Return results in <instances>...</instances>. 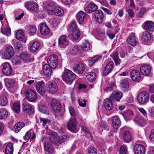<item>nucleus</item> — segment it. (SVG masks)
<instances>
[{"instance_id": "obj_1", "label": "nucleus", "mask_w": 154, "mask_h": 154, "mask_svg": "<svg viewBox=\"0 0 154 154\" xmlns=\"http://www.w3.org/2000/svg\"><path fill=\"white\" fill-rule=\"evenodd\" d=\"M62 79L67 82H71L75 79V75L71 71L66 70H65L62 75Z\"/></svg>"}, {"instance_id": "obj_2", "label": "nucleus", "mask_w": 154, "mask_h": 154, "mask_svg": "<svg viewBox=\"0 0 154 154\" xmlns=\"http://www.w3.org/2000/svg\"><path fill=\"white\" fill-rule=\"evenodd\" d=\"M25 95L27 100L30 102H34L37 97L36 92L33 90L29 88L26 90Z\"/></svg>"}, {"instance_id": "obj_3", "label": "nucleus", "mask_w": 154, "mask_h": 154, "mask_svg": "<svg viewBox=\"0 0 154 154\" xmlns=\"http://www.w3.org/2000/svg\"><path fill=\"white\" fill-rule=\"evenodd\" d=\"M149 94L148 92L143 91L140 93L137 96L138 102L141 104L146 103L148 101Z\"/></svg>"}, {"instance_id": "obj_4", "label": "nucleus", "mask_w": 154, "mask_h": 154, "mask_svg": "<svg viewBox=\"0 0 154 154\" xmlns=\"http://www.w3.org/2000/svg\"><path fill=\"white\" fill-rule=\"evenodd\" d=\"M85 65L82 62L77 61L73 67L74 71L79 74H82L85 70Z\"/></svg>"}, {"instance_id": "obj_5", "label": "nucleus", "mask_w": 154, "mask_h": 154, "mask_svg": "<svg viewBox=\"0 0 154 154\" xmlns=\"http://www.w3.org/2000/svg\"><path fill=\"white\" fill-rule=\"evenodd\" d=\"M3 74L7 76L11 75L12 73V68L9 63L5 62L1 66Z\"/></svg>"}, {"instance_id": "obj_6", "label": "nucleus", "mask_w": 154, "mask_h": 154, "mask_svg": "<svg viewBox=\"0 0 154 154\" xmlns=\"http://www.w3.org/2000/svg\"><path fill=\"white\" fill-rule=\"evenodd\" d=\"M77 124L78 122L75 118H71L67 123V128L71 131L74 132L76 131Z\"/></svg>"}, {"instance_id": "obj_7", "label": "nucleus", "mask_w": 154, "mask_h": 154, "mask_svg": "<svg viewBox=\"0 0 154 154\" xmlns=\"http://www.w3.org/2000/svg\"><path fill=\"white\" fill-rule=\"evenodd\" d=\"M47 91L50 93L54 94L57 92L58 90L57 85L53 81L48 82L46 84Z\"/></svg>"}, {"instance_id": "obj_8", "label": "nucleus", "mask_w": 154, "mask_h": 154, "mask_svg": "<svg viewBox=\"0 0 154 154\" xmlns=\"http://www.w3.org/2000/svg\"><path fill=\"white\" fill-rule=\"evenodd\" d=\"M48 139L46 137H44L42 139V142L44 143V148L47 154H51L53 153L54 149L52 145L47 143Z\"/></svg>"}, {"instance_id": "obj_9", "label": "nucleus", "mask_w": 154, "mask_h": 154, "mask_svg": "<svg viewBox=\"0 0 154 154\" xmlns=\"http://www.w3.org/2000/svg\"><path fill=\"white\" fill-rule=\"evenodd\" d=\"M25 7L27 9H29L37 12L38 10V6L35 2L33 1L26 2L25 3Z\"/></svg>"}, {"instance_id": "obj_10", "label": "nucleus", "mask_w": 154, "mask_h": 154, "mask_svg": "<svg viewBox=\"0 0 154 154\" xmlns=\"http://www.w3.org/2000/svg\"><path fill=\"white\" fill-rule=\"evenodd\" d=\"M47 133L48 135H50L49 139L51 142L56 144L58 143H61V142L60 141V140L56 132L50 131L49 132L48 131Z\"/></svg>"}, {"instance_id": "obj_11", "label": "nucleus", "mask_w": 154, "mask_h": 154, "mask_svg": "<svg viewBox=\"0 0 154 154\" xmlns=\"http://www.w3.org/2000/svg\"><path fill=\"white\" fill-rule=\"evenodd\" d=\"M114 66V64L113 62H109L102 70V75L104 76H107L113 70Z\"/></svg>"}, {"instance_id": "obj_12", "label": "nucleus", "mask_w": 154, "mask_h": 154, "mask_svg": "<svg viewBox=\"0 0 154 154\" xmlns=\"http://www.w3.org/2000/svg\"><path fill=\"white\" fill-rule=\"evenodd\" d=\"M69 44V41L66 36L64 35L61 36L58 38L59 46L62 48H65Z\"/></svg>"}, {"instance_id": "obj_13", "label": "nucleus", "mask_w": 154, "mask_h": 154, "mask_svg": "<svg viewBox=\"0 0 154 154\" xmlns=\"http://www.w3.org/2000/svg\"><path fill=\"white\" fill-rule=\"evenodd\" d=\"M127 43L130 45L134 46L138 44V39L135 35L134 33L130 34L129 37L127 38Z\"/></svg>"}, {"instance_id": "obj_14", "label": "nucleus", "mask_w": 154, "mask_h": 154, "mask_svg": "<svg viewBox=\"0 0 154 154\" xmlns=\"http://www.w3.org/2000/svg\"><path fill=\"white\" fill-rule=\"evenodd\" d=\"M122 97V94L120 91L115 90L113 91L110 96V99L112 100L119 101Z\"/></svg>"}, {"instance_id": "obj_15", "label": "nucleus", "mask_w": 154, "mask_h": 154, "mask_svg": "<svg viewBox=\"0 0 154 154\" xmlns=\"http://www.w3.org/2000/svg\"><path fill=\"white\" fill-rule=\"evenodd\" d=\"M36 88L38 92L41 95H43L46 92L45 84L43 82L37 83L36 85Z\"/></svg>"}, {"instance_id": "obj_16", "label": "nucleus", "mask_w": 154, "mask_h": 154, "mask_svg": "<svg viewBox=\"0 0 154 154\" xmlns=\"http://www.w3.org/2000/svg\"><path fill=\"white\" fill-rule=\"evenodd\" d=\"M51 103V106L55 111H59L61 109V104L60 102L56 99H52Z\"/></svg>"}, {"instance_id": "obj_17", "label": "nucleus", "mask_w": 154, "mask_h": 154, "mask_svg": "<svg viewBox=\"0 0 154 154\" xmlns=\"http://www.w3.org/2000/svg\"><path fill=\"white\" fill-rule=\"evenodd\" d=\"M131 77L134 81L138 82L140 80L141 74L139 71L137 70H134L130 73Z\"/></svg>"}, {"instance_id": "obj_18", "label": "nucleus", "mask_w": 154, "mask_h": 154, "mask_svg": "<svg viewBox=\"0 0 154 154\" xmlns=\"http://www.w3.org/2000/svg\"><path fill=\"white\" fill-rule=\"evenodd\" d=\"M40 30L41 34L44 35H48L50 32V29L47 24L45 23L40 24Z\"/></svg>"}, {"instance_id": "obj_19", "label": "nucleus", "mask_w": 154, "mask_h": 154, "mask_svg": "<svg viewBox=\"0 0 154 154\" xmlns=\"http://www.w3.org/2000/svg\"><path fill=\"white\" fill-rule=\"evenodd\" d=\"M143 26L144 29L147 31L152 32L154 31V23L152 21H146L144 23Z\"/></svg>"}, {"instance_id": "obj_20", "label": "nucleus", "mask_w": 154, "mask_h": 154, "mask_svg": "<svg viewBox=\"0 0 154 154\" xmlns=\"http://www.w3.org/2000/svg\"><path fill=\"white\" fill-rule=\"evenodd\" d=\"M151 67L149 65H143L140 67V70L142 74L144 75H149L150 73Z\"/></svg>"}, {"instance_id": "obj_21", "label": "nucleus", "mask_w": 154, "mask_h": 154, "mask_svg": "<svg viewBox=\"0 0 154 154\" xmlns=\"http://www.w3.org/2000/svg\"><path fill=\"white\" fill-rule=\"evenodd\" d=\"M112 121L113 126L115 129H118L121 125V121L118 116H113L112 119Z\"/></svg>"}, {"instance_id": "obj_22", "label": "nucleus", "mask_w": 154, "mask_h": 154, "mask_svg": "<svg viewBox=\"0 0 154 154\" xmlns=\"http://www.w3.org/2000/svg\"><path fill=\"white\" fill-rule=\"evenodd\" d=\"M97 9L98 7L97 5L92 2L85 8V11L86 13H91L97 11Z\"/></svg>"}, {"instance_id": "obj_23", "label": "nucleus", "mask_w": 154, "mask_h": 154, "mask_svg": "<svg viewBox=\"0 0 154 154\" xmlns=\"http://www.w3.org/2000/svg\"><path fill=\"white\" fill-rule=\"evenodd\" d=\"M57 5L55 2L53 1H50L46 5V10L48 14H51L53 13Z\"/></svg>"}, {"instance_id": "obj_24", "label": "nucleus", "mask_w": 154, "mask_h": 154, "mask_svg": "<svg viewBox=\"0 0 154 154\" xmlns=\"http://www.w3.org/2000/svg\"><path fill=\"white\" fill-rule=\"evenodd\" d=\"M14 55V52L13 47L11 46H8L4 54L5 58H11Z\"/></svg>"}, {"instance_id": "obj_25", "label": "nucleus", "mask_w": 154, "mask_h": 154, "mask_svg": "<svg viewBox=\"0 0 154 154\" xmlns=\"http://www.w3.org/2000/svg\"><path fill=\"white\" fill-rule=\"evenodd\" d=\"M23 111L25 113L29 114L33 113L34 110L33 106L26 103L23 104Z\"/></svg>"}, {"instance_id": "obj_26", "label": "nucleus", "mask_w": 154, "mask_h": 154, "mask_svg": "<svg viewBox=\"0 0 154 154\" xmlns=\"http://www.w3.org/2000/svg\"><path fill=\"white\" fill-rule=\"evenodd\" d=\"M134 152L135 154H144L145 152V149L142 145L137 144L134 147Z\"/></svg>"}, {"instance_id": "obj_27", "label": "nucleus", "mask_w": 154, "mask_h": 154, "mask_svg": "<svg viewBox=\"0 0 154 154\" xmlns=\"http://www.w3.org/2000/svg\"><path fill=\"white\" fill-rule=\"evenodd\" d=\"M86 16V13L81 11H79L76 14V17L77 21L79 24H81L83 23Z\"/></svg>"}, {"instance_id": "obj_28", "label": "nucleus", "mask_w": 154, "mask_h": 154, "mask_svg": "<svg viewBox=\"0 0 154 154\" xmlns=\"http://www.w3.org/2000/svg\"><path fill=\"white\" fill-rule=\"evenodd\" d=\"M96 20L99 23H101L103 21V12L101 10L96 11L94 14Z\"/></svg>"}, {"instance_id": "obj_29", "label": "nucleus", "mask_w": 154, "mask_h": 154, "mask_svg": "<svg viewBox=\"0 0 154 154\" xmlns=\"http://www.w3.org/2000/svg\"><path fill=\"white\" fill-rule=\"evenodd\" d=\"M43 70L44 75L46 76H50L52 73L51 67L48 64H45L44 65Z\"/></svg>"}, {"instance_id": "obj_30", "label": "nucleus", "mask_w": 154, "mask_h": 154, "mask_svg": "<svg viewBox=\"0 0 154 154\" xmlns=\"http://www.w3.org/2000/svg\"><path fill=\"white\" fill-rule=\"evenodd\" d=\"M134 121L135 123L140 126H143L145 124L144 118L140 115L136 116L134 119Z\"/></svg>"}, {"instance_id": "obj_31", "label": "nucleus", "mask_w": 154, "mask_h": 154, "mask_svg": "<svg viewBox=\"0 0 154 154\" xmlns=\"http://www.w3.org/2000/svg\"><path fill=\"white\" fill-rule=\"evenodd\" d=\"M47 61L48 65L54 69L58 65L57 58H47Z\"/></svg>"}, {"instance_id": "obj_32", "label": "nucleus", "mask_w": 154, "mask_h": 154, "mask_svg": "<svg viewBox=\"0 0 154 154\" xmlns=\"http://www.w3.org/2000/svg\"><path fill=\"white\" fill-rule=\"evenodd\" d=\"M134 114L132 111L128 110L125 111L123 114V116L125 119L128 121L132 118Z\"/></svg>"}, {"instance_id": "obj_33", "label": "nucleus", "mask_w": 154, "mask_h": 154, "mask_svg": "<svg viewBox=\"0 0 154 154\" xmlns=\"http://www.w3.org/2000/svg\"><path fill=\"white\" fill-rule=\"evenodd\" d=\"M25 126V124L23 122H19L17 123L13 128L14 131L17 133L19 132L21 129Z\"/></svg>"}, {"instance_id": "obj_34", "label": "nucleus", "mask_w": 154, "mask_h": 154, "mask_svg": "<svg viewBox=\"0 0 154 154\" xmlns=\"http://www.w3.org/2000/svg\"><path fill=\"white\" fill-rule=\"evenodd\" d=\"M80 35V32L76 31L75 32H72V33L69 35V37L72 40L76 41L79 38Z\"/></svg>"}, {"instance_id": "obj_35", "label": "nucleus", "mask_w": 154, "mask_h": 154, "mask_svg": "<svg viewBox=\"0 0 154 154\" xmlns=\"http://www.w3.org/2000/svg\"><path fill=\"white\" fill-rule=\"evenodd\" d=\"M104 106L107 110H110L112 107V103L110 99L107 98L104 101Z\"/></svg>"}, {"instance_id": "obj_36", "label": "nucleus", "mask_w": 154, "mask_h": 154, "mask_svg": "<svg viewBox=\"0 0 154 154\" xmlns=\"http://www.w3.org/2000/svg\"><path fill=\"white\" fill-rule=\"evenodd\" d=\"M123 136L124 140L126 142L128 143L132 140V135L128 131H125L123 134Z\"/></svg>"}, {"instance_id": "obj_37", "label": "nucleus", "mask_w": 154, "mask_h": 154, "mask_svg": "<svg viewBox=\"0 0 154 154\" xmlns=\"http://www.w3.org/2000/svg\"><path fill=\"white\" fill-rule=\"evenodd\" d=\"M14 151L13 144L11 143H9L7 145L5 150V154H13Z\"/></svg>"}, {"instance_id": "obj_38", "label": "nucleus", "mask_w": 154, "mask_h": 154, "mask_svg": "<svg viewBox=\"0 0 154 154\" xmlns=\"http://www.w3.org/2000/svg\"><path fill=\"white\" fill-rule=\"evenodd\" d=\"M38 108L39 110L45 114H48L49 111L47 106L42 103L39 104Z\"/></svg>"}, {"instance_id": "obj_39", "label": "nucleus", "mask_w": 154, "mask_h": 154, "mask_svg": "<svg viewBox=\"0 0 154 154\" xmlns=\"http://www.w3.org/2000/svg\"><path fill=\"white\" fill-rule=\"evenodd\" d=\"M53 13L57 16H61L64 14L63 9L59 7H56Z\"/></svg>"}, {"instance_id": "obj_40", "label": "nucleus", "mask_w": 154, "mask_h": 154, "mask_svg": "<svg viewBox=\"0 0 154 154\" xmlns=\"http://www.w3.org/2000/svg\"><path fill=\"white\" fill-rule=\"evenodd\" d=\"M90 43L89 42L86 41L83 45L79 46V51H86L89 50L90 48Z\"/></svg>"}, {"instance_id": "obj_41", "label": "nucleus", "mask_w": 154, "mask_h": 154, "mask_svg": "<svg viewBox=\"0 0 154 154\" xmlns=\"http://www.w3.org/2000/svg\"><path fill=\"white\" fill-rule=\"evenodd\" d=\"M16 36L18 40L20 41L23 40L25 38L24 31L22 29L19 30L16 32Z\"/></svg>"}, {"instance_id": "obj_42", "label": "nucleus", "mask_w": 154, "mask_h": 154, "mask_svg": "<svg viewBox=\"0 0 154 154\" xmlns=\"http://www.w3.org/2000/svg\"><path fill=\"white\" fill-rule=\"evenodd\" d=\"M122 88L124 90H128L129 87V83L127 80L123 79L120 82Z\"/></svg>"}, {"instance_id": "obj_43", "label": "nucleus", "mask_w": 154, "mask_h": 154, "mask_svg": "<svg viewBox=\"0 0 154 154\" xmlns=\"http://www.w3.org/2000/svg\"><path fill=\"white\" fill-rule=\"evenodd\" d=\"M150 34L147 31L143 32L142 34V39L144 41H148L150 39Z\"/></svg>"}, {"instance_id": "obj_44", "label": "nucleus", "mask_w": 154, "mask_h": 154, "mask_svg": "<svg viewBox=\"0 0 154 154\" xmlns=\"http://www.w3.org/2000/svg\"><path fill=\"white\" fill-rule=\"evenodd\" d=\"M8 115V113L6 109H0V119H6Z\"/></svg>"}, {"instance_id": "obj_45", "label": "nucleus", "mask_w": 154, "mask_h": 154, "mask_svg": "<svg viewBox=\"0 0 154 154\" xmlns=\"http://www.w3.org/2000/svg\"><path fill=\"white\" fill-rule=\"evenodd\" d=\"M40 46V44L38 42H33L30 48V51L32 52H35L39 48Z\"/></svg>"}, {"instance_id": "obj_46", "label": "nucleus", "mask_w": 154, "mask_h": 154, "mask_svg": "<svg viewBox=\"0 0 154 154\" xmlns=\"http://www.w3.org/2000/svg\"><path fill=\"white\" fill-rule=\"evenodd\" d=\"M5 84L9 87H13L15 83V81L13 79H5Z\"/></svg>"}, {"instance_id": "obj_47", "label": "nucleus", "mask_w": 154, "mask_h": 154, "mask_svg": "<svg viewBox=\"0 0 154 154\" xmlns=\"http://www.w3.org/2000/svg\"><path fill=\"white\" fill-rule=\"evenodd\" d=\"M70 29L72 32H75L76 31H79L78 30V27L75 21H72L71 23Z\"/></svg>"}, {"instance_id": "obj_48", "label": "nucleus", "mask_w": 154, "mask_h": 154, "mask_svg": "<svg viewBox=\"0 0 154 154\" xmlns=\"http://www.w3.org/2000/svg\"><path fill=\"white\" fill-rule=\"evenodd\" d=\"M13 109L14 111L18 113L20 111V104L18 102H15L13 104Z\"/></svg>"}, {"instance_id": "obj_49", "label": "nucleus", "mask_w": 154, "mask_h": 154, "mask_svg": "<svg viewBox=\"0 0 154 154\" xmlns=\"http://www.w3.org/2000/svg\"><path fill=\"white\" fill-rule=\"evenodd\" d=\"M96 74L93 72H92L88 74L87 75L88 79L90 81H94L96 78Z\"/></svg>"}, {"instance_id": "obj_50", "label": "nucleus", "mask_w": 154, "mask_h": 154, "mask_svg": "<svg viewBox=\"0 0 154 154\" xmlns=\"http://www.w3.org/2000/svg\"><path fill=\"white\" fill-rule=\"evenodd\" d=\"M28 32L31 34L33 35V34L36 32V28L35 26H30L28 27Z\"/></svg>"}, {"instance_id": "obj_51", "label": "nucleus", "mask_w": 154, "mask_h": 154, "mask_svg": "<svg viewBox=\"0 0 154 154\" xmlns=\"http://www.w3.org/2000/svg\"><path fill=\"white\" fill-rule=\"evenodd\" d=\"M81 128L82 131L85 133V135H86L88 137L91 138L92 134H90L89 130L83 126H81Z\"/></svg>"}, {"instance_id": "obj_52", "label": "nucleus", "mask_w": 154, "mask_h": 154, "mask_svg": "<svg viewBox=\"0 0 154 154\" xmlns=\"http://www.w3.org/2000/svg\"><path fill=\"white\" fill-rule=\"evenodd\" d=\"M40 120L41 121V123L42 124L43 126H45L47 124H49L51 123V121L47 119L40 118Z\"/></svg>"}, {"instance_id": "obj_53", "label": "nucleus", "mask_w": 154, "mask_h": 154, "mask_svg": "<svg viewBox=\"0 0 154 154\" xmlns=\"http://www.w3.org/2000/svg\"><path fill=\"white\" fill-rule=\"evenodd\" d=\"M146 9L144 8H141L140 10L137 13V16L140 17H143L145 13Z\"/></svg>"}, {"instance_id": "obj_54", "label": "nucleus", "mask_w": 154, "mask_h": 154, "mask_svg": "<svg viewBox=\"0 0 154 154\" xmlns=\"http://www.w3.org/2000/svg\"><path fill=\"white\" fill-rule=\"evenodd\" d=\"M79 50V46L77 45H75L71 50L70 53L73 55H75L77 53Z\"/></svg>"}, {"instance_id": "obj_55", "label": "nucleus", "mask_w": 154, "mask_h": 154, "mask_svg": "<svg viewBox=\"0 0 154 154\" xmlns=\"http://www.w3.org/2000/svg\"><path fill=\"white\" fill-rule=\"evenodd\" d=\"M8 103L7 99L6 97H2L0 99V104L1 106L6 105Z\"/></svg>"}, {"instance_id": "obj_56", "label": "nucleus", "mask_w": 154, "mask_h": 154, "mask_svg": "<svg viewBox=\"0 0 154 154\" xmlns=\"http://www.w3.org/2000/svg\"><path fill=\"white\" fill-rule=\"evenodd\" d=\"M21 59L22 58H12L11 61L14 65H19L21 62Z\"/></svg>"}, {"instance_id": "obj_57", "label": "nucleus", "mask_w": 154, "mask_h": 154, "mask_svg": "<svg viewBox=\"0 0 154 154\" xmlns=\"http://www.w3.org/2000/svg\"><path fill=\"white\" fill-rule=\"evenodd\" d=\"M97 150L93 147H91L88 150V154H96Z\"/></svg>"}, {"instance_id": "obj_58", "label": "nucleus", "mask_w": 154, "mask_h": 154, "mask_svg": "<svg viewBox=\"0 0 154 154\" xmlns=\"http://www.w3.org/2000/svg\"><path fill=\"white\" fill-rule=\"evenodd\" d=\"M1 32L3 34L8 35H10L11 33L10 30L8 29H1Z\"/></svg>"}, {"instance_id": "obj_59", "label": "nucleus", "mask_w": 154, "mask_h": 154, "mask_svg": "<svg viewBox=\"0 0 154 154\" xmlns=\"http://www.w3.org/2000/svg\"><path fill=\"white\" fill-rule=\"evenodd\" d=\"M138 110L146 118L147 117V112L143 108L139 107L138 108Z\"/></svg>"}, {"instance_id": "obj_60", "label": "nucleus", "mask_w": 154, "mask_h": 154, "mask_svg": "<svg viewBox=\"0 0 154 154\" xmlns=\"http://www.w3.org/2000/svg\"><path fill=\"white\" fill-rule=\"evenodd\" d=\"M31 133L30 131H28L24 136H23V139L24 140H27L31 138Z\"/></svg>"}, {"instance_id": "obj_61", "label": "nucleus", "mask_w": 154, "mask_h": 154, "mask_svg": "<svg viewBox=\"0 0 154 154\" xmlns=\"http://www.w3.org/2000/svg\"><path fill=\"white\" fill-rule=\"evenodd\" d=\"M78 101L80 106L82 107H85L86 106V101L85 100H81V99H79Z\"/></svg>"}, {"instance_id": "obj_62", "label": "nucleus", "mask_w": 154, "mask_h": 154, "mask_svg": "<svg viewBox=\"0 0 154 154\" xmlns=\"http://www.w3.org/2000/svg\"><path fill=\"white\" fill-rule=\"evenodd\" d=\"M69 113L71 116H74L76 114L75 112L74 108L71 106H69Z\"/></svg>"}, {"instance_id": "obj_63", "label": "nucleus", "mask_w": 154, "mask_h": 154, "mask_svg": "<svg viewBox=\"0 0 154 154\" xmlns=\"http://www.w3.org/2000/svg\"><path fill=\"white\" fill-rule=\"evenodd\" d=\"M14 46L15 48L16 49L19 50L22 47L21 42H17L15 44H14Z\"/></svg>"}, {"instance_id": "obj_64", "label": "nucleus", "mask_w": 154, "mask_h": 154, "mask_svg": "<svg viewBox=\"0 0 154 154\" xmlns=\"http://www.w3.org/2000/svg\"><path fill=\"white\" fill-rule=\"evenodd\" d=\"M106 34L111 39H112L115 36V34L111 33L110 30H108L107 31Z\"/></svg>"}]
</instances>
